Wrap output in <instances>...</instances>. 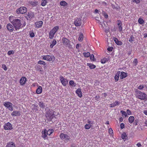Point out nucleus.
<instances>
[{
	"label": "nucleus",
	"mask_w": 147,
	"mask_h": 147,
	"mask_svg": "<svg viewBox=\"0 0 147 147\" xmlns=\"http://www.w3.org/2000/svg\"><path fill=\"white\" fill-rule=\"evenodd\" d=\"M39 67H40V66L39 65V66H37V70H38L39 71H41V69H40V68H38Z\"/></svg>",
	"instance_id": "59"
},
{
	"label": "nucleus",
	"mask_w": 147,
	"mask_h": 147,
	"mask_svg": "<svg viewBox=\"0 0 147 147\" xmlns=\"http://www.w3.org/2000/svg\"><path fill=\"white\" fill-rule=\"evenodd\" d=\"M90 59L92 61H94V55L93 54L90 55Z\"/></svg>",
	"instance_id": "50"
},
{
	"label": "nucleus",
	"mask_w": 147,
	"mask_h": 147,
	"mask_svg": "<svg viewBox=\"0 0 147 147\" xmlns=\"http://www.w3.org/2000/svg\"><path fill=\"white\" fill-rule=\"evenodd\" d=\"M100 97L98 96H96L94 98L95 100H98V99Z\"/></svg>",
	"instance_id": "58"
},
{
	"label": "nucleus",
	"mask_w": 147,
	"mask_h": 147,
	"mask_svg": "<svg viewBox=\"0 0 147 147\" xmlns=\"http://www.w3.org/2000/svg\"><path fill=\"white\" fill-rule=\"evenodd\" d=\"M113 49V48L112 47H109L107 48V50L109 51H112Z\"/></svg>",
	"instance_id": "55"
},
{
	"label": "nucleus",
	"mask_w": 147,
	"mask_h": 147,
	"mask_svg": "<svg viewBox=\"0 0 147 147\" xmlns=\"http://www.w3.org/2000/svg\"><path fill=\"white\" fill-rule=\"evenodd\" d=\"M42 91V88L41 86H39L36 90V93L38 94H41Z\"/></svg>",
	"instance_id": "22"
},
{
	"label": "nucleus",
	"mask_w": 147,
	"mask_h": 147,
	"mask_svg": "<svg viewBox=\"0 0 147 147\" xmlns=\"http://www.w3.org/2000/svg\"><path fill=\"white\" fill-rule=\"evenodd\" d=\"M9 20L13 24L15 29L17 30L24 27L26 25V22H22L19 19H16L13 16L9 17Z\"/></svg>",
	"instance_id": "1"
},
{
	"label": "nucleus",
	"mask_w": 147,
	"mask_h": 147,
	"mask_svg": "<svg viewBox=\"0 0 147 147\" xmlns=\"http://www.w3.org/2000/svg\"><path fill=\"white\" fill-rule=\"evenodd\" d=\"M20 111H14L11 113V115L12 116H20Z\"/></svg>",
	"instance_id": "14"
},
{
	"label": "nucleus",
	"mask_w": 147,
	"mask_h": 147,
	"mask_svg": "<svg viewBox=\"0 0 147 147\" xmlns=\"http://www.w3.org/2000/svg\"><path fill=\"white\" fill-rule=\"evenodd\" d=\"M27 11V9L24 7H21L20 8L17 9L16 11L17 13L22 14L25 13Z\"/></svg>",
	"instance_id": "4"
},
{
	"label": "nucleus",
	"mask_w": 147,
	"mask_h": 147,
	"mask_svg": "<svg viewBox=\"0 0 147 147\" xmlns=\"http://www.w3.org/2000/svg\"><path fill=\"white\" fill-rule=\"evenodd\" d=\"M137 146L138 147H140L141 146V144L140 143H138L137 144Z\"/></svg>",
	"instance_id": "60"
},
{
	"label": "nucleus",
	"mask_w": 147,
	"mask_h": 147,
	"mask_svg": "<svg viewBox=\"0 0 147 147\" xmlns=\"http://www.w3.org/2000/svg\"><path fill=\"white\" fill-rule=\"evenodd\" d=\"M113 40L115 43L117 45L121 46L123 44L122 42L121 41L118 40V39L115 37H113Z\"/></svg>",
	"instance_id": "16"
},
{
	"label": "nucleus",
	"mask_w": 147,
	"mask_h": 147,
	"mask_svg": "<svg viewBox=\"0 0 147 147\" xmlns=\"http://www.w3.org/2000/svg\"><path fill=\"white\" fill-rule=\"evenodd\" d=\"M47 3L46 0H42L41 5L43 6H45Z\"/></svg>",
	"instance_id": "36"
},
{
	"label": "nucleus",
	"mask_w": 147,
	"mask_h": 147,
	"mask_svg": "<svg viewBox=\"0 0 147 147\" xmlns=\"http://www.w3.org/2000/svg\"><path fill=\"white\" fill-rule=\"evenodd\" d=\"M13 26L10 23L8 24L7 26V29L10 32H12L13 30Z\"/></svg>",
	"instance_id": "15"
},
{
	"label": "nucleus",
	"mask_w": 147,
	"mask_h": 147,
	"mask_svg": "<svg viewBox=\"0 0 147 147\" xmlns=\"http://www.w3.org/2000/svg\"><path fill=\"white\" fill-rule=\"evenodd\" d=\"M144 113L145 114L147 115V110H144Z\"/></svg>",
	"instance_id": "64"
},
{
	"label": "nucleus",
	"mask_w": 147,
	"mask_h": 147,
	"mask_svg": "<svg viewBox=\"0 0 147 147\" xmlns=\"http://www.w3.org/2000/svg\"><path fill=\"white\" fill-rule=\"evenodd\" d=\"M127 137L126 134L125 133H123L121 135V138L123 139L125 138V137Z\"/></svg>",
	"instance_id": "44"
},
{
	"label": "nucleus",
	"mask_w": 147,
	"mask_h": 147,
	"mask_svg": "<svg viewBox=\"0 0 147 147\" xmlns=\"http://www.w3.org/2000/svg\"><path fill=\"white\" fill-rule=\"evenodd\" d=\"M59 27L58 26H56L53 28L51 30L49 33V37L50 39H52L55 33L59 29Z\"/></svg>",
	"instance_id": "3"
},
{
	"label": "nucleus",
	"mask_w": 147,
	"mask_h": 147,
	"mask_svg": "<svg viewBox=\"0 0 147 147\" xmlns=\"http://www.w3.org/2000/svg\"><path fill=\"white\" fill-rule=\"evenodd\" d=\"M134 2L136 3L137 4L139 3L140 2V0H133Z\"/></svg>",
	"instance_id": "53"
},
{
	"label": "nucleus",
	"mask_w": 147,
	"mask_h": 147,
	"mask_svg": "<svg viewBox=\"0 0 147 147\" xmlns=\"http://www.w3.org/2000/svg\"><path fill=\"white\" fill-rule=\"evenodd\" d=\"M91 125L90 124H86L85 126V128L86 129H89L91 127Z\"/></svg>",
	"instance_id": "42"
},
{
	"label": "nucleus",
	"mask_w": 147,
	"mask_h": 147,
	"mask_svg": "<svg viewBox=\"0 0 147 147\" xmlns=\"http://www.w3.org/2000/svg\"><path fill=\"white\" fill-rule=\"evenodd\" d=\"M124 127V124L123 123H121L120 124V127L121 129H123Z\"/></svg>",
	"instance_id": "56"
},
{
	"label": "nucleus",
	"mask_w": 147,
	"mask_h": 147,
	"mask_svg": "<svg viewBox=\"0 0 147 147\" xmlns=\"http://www.w3.org/2000/svg\"><path fill=\"white\" fill-rule=\"evenodd\" d=\"M2 67L5 71H6L7 70V68L5 64L2 65Z\"/></svg>",
	"instance_id": "46"
},
{
	"label": "nucleus",
	"mask_w": 147,
	"mask_h": 147,
	"mask_svg": "<svg viewBox=\"0 0 147 147\" xmlns=\"http://www.w3.org/2000/svg\"><path fill=\"white\" fill-rule=\"evenodd\" d=\"M75 84L74 83V81L73 80H70L69 82V84L72 86H73L74 85V86H75V85H74V84Z\"/></svg>",
	"instance_id": "45"
},
{
	"label": "nucleus",
	"mask_w": 147,
	"mask_h": 147,
	"mask_svg": "<svg viewBox=\"0 0 147 147\" xmlns=\"http://www.w3.org/2000/svg\"><path fill=\"white\" fill-rule=\"evenodd\" d=\"M76 93L79 97L81 98L82 97V95L80 89L78 88L77 89L76 91Z\"/></svg>",
	"instance_id": "20"
},
{
	"label": "nucleus",
	"mask_w": 147,
	"mask_h": 147,
	"mask_svg": "<svg viewBox=\"0 0 147 147\" xmlns=\"http://www.w3.org/2000/svg\"><path fill=\"white\" fill-rule=\"evenodd\" d=\"M104 16L106 18H108V15L107 14H105L104 15Z\"/></svg>",
	"instance_id": "61"
},
{
	"label": "nucleus",
	"mask_w": 147,
	"mask_h": 147,
	"mask_svg": "<svg viewBox=\"0 0 147 147\" xmlns=\"http://www.w3.org/2000/svg\"><path fill=\"white\" fill-rule=\"evenodd\" d=\"M120 112L123 115H124L125 117L127 116V114L126 112L122 110H121Z\"/></svg>",
	"instance_id": "41"
},
{
	"label": "nucleus",
	"mask_w": 147,
	"mask_h": 147,
	"mask_svg": "<svg viewBox=\"0 0 147 147\" xmlns=\"http://www.w3.org/2000/svg\"><path fill=\"white\" fill-rule=\"evenodd\" d=\"M119 121L121 122H122L123 121V118L122 117L120 118L119 119Z\"/></svg>",
	"instance_id": "63"
},
{
	"label": "nucleus",
	"mask_w": 147,
	"mask_h": 147,
	"mask_svg": "<svg viewBox=\"0 0 147 147\" xmlns=\"http://www.w3.org/2000/svg\"><path fill=\"white\" fill-rule=\"evenodd\" d=\"M43 22L42 21H39L35 23L36 27L37 28H39L42 27Z\"/></svg>",
	"instance_id": "17"
},
{
	"label": "nucleus",
	"mask_w": 147,
	"mask_h": 147,
	"mask_svg": "<svg viewBox=\"0 0 147 147\" xmlns=\"http://www.w3.org/2000/svg\"><path fill=\"white\" fill-rule=\"evenodd\" d=\"M57 43V41L55 39H54L53 40L52 43L51 44L50 47L51 48H52L53 47V46H54Z\"/></svg>",
	"instance_id": "27"
},
{
	"label": "nucleus",
	"mask_w": 147,
	"mask_h": 147,
	"mask_svg": "<svg viewBox=\"0 0 147 147\" xmlns=\"http://www.w3.org/2000/svg\"><path fill=\"white\" fill-rule=\"evenodd\" d=\"M38 105L41 108H44L45 107L44 104L43 102H40Z\"/></svg>",
	"instance_id": "39"
},
{
	"label": "nucleus",
	"mask_w": 147,
	"mask_h": 147,
	"mask_svg": "<svg viewBox=\"0 0 147 147\" xmlns=\"http://www.w3.org/2000/svg\"><path fill=\"white\" fill-rule=\"evenodd\" d=\"M87 65L91 69H94L96 67L95 65L91 63H87Z\"/></svg>",
	"instance_id": "30"
},
{
	"label": "nucleus",
	"mask_w": 147,
	"mask_h": 147,
	"mask_svg": "<svg viewBox=\"0 0 147 147\" xmlns=\"http://www.w3.org/2000/svg\"><path fill=\"white\" fill-rule=\"evenodd\" d=\"M120 73V71H118L115 74V81H117L118 80L119 78V77Z\"/></svg>",
	"instance_id": "23"
},
{
	"label": "nucleus",
	"mask_w": 147,
	"mask_h": 147,
	"mask_svg": "<svg viewBox=\"0 0 147 147\" xmlns=\"http://www.w3.org/2000/svg\"><path fill=\"white\" fill-rule=\"evenodd\" d=\"M27 16L26 17V18L27 20H30V19L32 18L34 16V13L32 12H29L27 14Z\"/></svg>",
	"instance_id": "18"
},
{
	"label": "nucleus",
	"mask_w": 147,
	"mask_h": 147,
	"mask_svg": "<svg viewBox=\"0 0 147 147\" xmlns=\"http://www.w3.org/2000/svg\"><path fill=\"white\" fill-rule=\"evenodd\" d=\"M4 128L5 130H10L12 129L13 127L11 123L8 122L5 124Z\"/></svg>",
	"instance_id": "8"
},
{
	"label": "nucleus",
	"mask_w": 147,
	"mask_h": 147,
	"mask_svg": "<svg viewBox=\"0 0 147 147\" xmlns=\"http://www.w3.org/2000/svg\"><path fill=\"white\" fill-rule=\"evenodd\" d=\"M60 138L62 140L65 139L68 141L70 139V137L67 135L63 133L60 134Z\"/></svg>",
	"instance_id": "10"
},
{
	"label": "nucleus",
	"mask_w": 147,
	"mask_h": 147,
	"mask_svg": "<svg viewBox=\"0 0 147 147\" xmlns=\"http://www.w3.org/2000/svg\"><path fill=\"white\" fill-rule=\"evenodd\" d=\"M82 21L80 18H75L74 21V24L76 26H81Z\"/></svg>",
	"instance_id": "9"
},
{
	"label": "nucleus",
	"mask_w": 147,
	"mask_h": 147,
	"mask_svg": "<svg viewBox=\"0 0 147 147\" xmlns=\"http://www.w3.org/2000/svg\"><path fill=\"white\" fill-rule=\"evenodd\" d=\"M30 4L33 7L36 6L38 4V3L37 1H31Z\"/></svg>",
	"instance_id": "35"
},
{
	"label": "nucleus",
	"mask_w": 147,
	"mask_h": 147,
	"mask_svg": "<svg viewBox=\"0 0 147 147\" xmlns=\"http://www.w3.org/2000/svg\"><path fill=\"white\" fill-rule=\"evenodd\" d=\"M30 36L31 37H33L34 36V34L33 32H30Z\"/></svg>",
	"instance_id": "48"
},
{
	"label": "nucleus",
	"mask_w": 147,
	"mask_h": 147,
	"mask_svg": "<svg viewBox=\"0 0 147 147\" xmlns=\"http://www.w3.org/2000/svg\"><path fill=\"white\" fill-rule=\"evenodd\" d=\"M134 38L133 36L131 35L129 40V42H132L133 41H134Z\"/></svg>",
	"instance_id": "38"
},
{
	"label": "nucleus",
	"mask_w": 147,
	"mask_h": 147,
	"mask_svg": "<svg viewBox=\"0 0 147 147\" xmlns=\"http://www.w3.org/2000/svg\"><path fill=\"white\" fill-rule=\"evenodd\" d=\"M119 102L118 101H116L115 102L110 104V107H113L115 106L119 105Z\"/></svg>",
	"instance_id": "24"
},
{
	"label": "nucleus",
	"mask_w": 147,
	"mask_h": 147,
	"mask_svg": "<svg viewBox=\"0 0 147 147\" xmlns=\"http://www.w3.org/2000/svg\"><path fill=\"white\" fill-rule=\"evenodd\" d=\"M108 61V59L104 58L101 60V62L102 63L104 64Z\"/></svg>",
	"instance_id": "31"
},
{
	"label": "nucleus",
	"mask_w": 147,
	"mask_h": 147,
	"mask_svg": "<svg viewBox=\"0 0 147 147\" xmlns=\"http://www.w3.org/2000/svg\"><path fill=\"white\" fill-rule=\"evenodd\" d=\"M127 112L128 115H131V113L130 110L129 109H127Z\"/></svg>",
	"instance_id": "54"
},
{
	"label": "nucleus",
	"mask_w": 147,
	"mask_h": 147,
	"mask_svg": "<svg viewBox=\"0 0 147 147\" xmlns=\"http://www.w3.org/2000/svg\"><path fill=\"white\" fill-rule=\"evenodd\" d=\"M134 118L133 116H131L129 118V121L130 124L134 122Z\"/></svg>",
	"instance_id": "26"
},
{
	"label": "nucleus",
	"mask_w": 147,
	"mask_h": 147,
	"mask_svg": "<svg viewBox=\"0 0 147 147\" xmlns=\"http://www.w3.org/2000/svg\"><path fill=\"white\" fill-rule=\"evenodd\" d=\"M5 147H16V146L13 142H10L7 143Z\"/></svg>",
	"instance_id": "21"
},
{
	"label": "nucleus",
	"mask_w": 147,
	"mask_h": 147,
	"mask_svg": "<svg viewBox=\"0 0 147 147\" xmlns=\"http://www.w3.org/2000/svg\"><path fill=\"white\" fill-rule=\"evenodd\" d=\"M122 24H120V25H118L119 29V31H121L122 30V27L121 26Z\"/></svg>",
	"instance_id": "49"
},
{
	"label": "nucleus",
	"mask_w": 147,
	"mask_h": 147,
	"mask_svg": "<svg viewBox=\"0 0 147 147\" xmlns=\"http://www.w3.org/2000/svg\"><path fill=\"white\" fill-rule=\"evenodd\" d=\"M144 85L143 84H142L139 86L138 87V89L142 90L144 88Z\"/></svg>",
	"instance_id": "43"
},
{
	"label": "nucleus",
	"mask_w": 147,
	"mask_h": 147,
	"mask_svg": "<svg viewBox=\"0 0 147 147\" xmlns=\"http://www.w3.org/2000/svg\"><path fill=\"white\" fill-rule=\"evenodd\" d=\"M47 116L51 119H53L55 117L53 111H50L49 113L47 114Z\"/></svg>",
	"instance_id": "13"
},
{
	"label": "nucleus",
	"mask_w": 147,
	"mask_h": 147,
	"mask_svg": "<svg viewBox=\"0 0 147 147\" xmlns=\"http://www.w3.org/2000/svg\"><path fill=\"white\" fill-rule=\"evenodd\" d=\"M14 52L13 50L9 51L7 52V54L8 55H10L11 54L13 55L14 54Z\"/></svg>",
	"instance_id": "40"
},
{
	"label": "nucleus",
	"mask_w": 147,
	"mask_h": 147,
	"mask_svg": "<svg viewBox=\"0 0 147 147\" xmlns=\"http://www.w3.org/2000/svg\"><path fill=\"white\" fill-rule=\"evenodd\" d=\"M42 136L43 138L45 139L47 137V130L46 129H45L44 130L42 131Z\"/></svg>",
	"instance_id": "25"
},
{
	"label": "nucleus",
	"mask_w": 147,
	"mask_h": 147,
	"mask_svg": "<svg viewBox=\"0 0 147 147\" xmlns=\"http://www.w3.org/2000/svg\"><path fill=\"white\" fill-rule=\"evenodd\" d=\"M53 132V129H49L48 130H47V135H50Z\"/></svg>",
	"instance_id": "29"
},
{
	"label": "nucleus",
	"mask_w": 147,
	"mask_h": 147,
	"mask_svg": "<svg viewBox=\"0 0 147 147\" xmlns=\"http://www.w3.org/2000/svg\"><path fill=\"white\" fill-rule=\"evenodd\" d=\"M26 81V78L24 77H23L21 78L20 81V83L21 85H23L25 84Z\"/></svg>",
	"instance_id": "12"
},
{
	"label": "nucleus",
	"mask_w": 147,
	"mask_h": 147,
	"mask_svg": "<svg viewBox=\"0 0 147 147\" xmlns=\"http://www.w3.org/2000/svg\"><path fill=\"white\" fill-rule=\"evenodd\" d=\"M60 81L64 86H65L68 83V80L67 79H65L63 77L61 76L59 78Z\"/></svg>",
	"instance_id": "7"
},
{
	"label": "nucleus",
	"mask_w": 147,
	"mask_h": 147,
	"mask_svg": "<svg viewBox=\"0 0 147 147\" xmlns=\"http://www.w3.org/2000/svg\"><path fill=\"white\" fill-rule=\"evenodd\" d=\"M38 63L40 65H44V68H45L46 67V66H44L46 65V63L44 61L42 60H39L38 61Z\"/></svg>",
	"instance_id": "28"
},
{
	"label": "nucleus",
	"mask_w": 147,
	"mask_h": 147,
	"mask_svg": "<svg viewBox=\"0 0 147 147\" xmlns=\"http://www.w3.org/2000/svg\"><path fill=\"white\" fill-rule=\"evenodd\" d=\"M83 39V34L81 33L79 37L78 40L80 42L82 41Z\"/></svg>",
	"instance_id": "32"
},
{
	"label": "nucleus",
	"mask_w": 147,
	"mask_h": 147,
	"mask_svg": "<svg viewBox=\"0 0 147 147\" xmlns=\"http://www.w3.org/2000/svg\"><path fill=\"white\" fill-rule=\"evenodd\" d=\"M42 59L48 61H53L55 60V58L54 56L52 55H47L44 56L43 57Z\"/></svg>",
	"instance_id": "6"
},
{
	"label": "nucleus",
	"mask_w": 147,
	"mask_h": 147,
	"mask_svg": "<svg viewBox=\"0 0 147 147\" xmlns=\"http://www.w3.org/2000/svg\"><path fill=\"white\" fill-rule=\"evenodd\" d=\"M133 62H134V63H135V65H137L138 63L137 59H135L134 60Z\"/></svg>",
	"instance_id": "51"
},
{
	"label": "nucleus",
	"mask_w": 147,
	"mask_h": 147,
	"mask_svg": "<svg viewBox=\"0 0 147 147\" xmlns=\"http://www.w3.org/2000/svg\"><path fill=\"white\" fill-rule=\"evenodd\" d=\"M3 105L5 107H7V108H8L10 111H13V104L11 102H9L6 101L4 102Z\"/></svg>",
	"instance_id": "5"
},
{
	"label": "nucleus",
	"mask_w": 147,
	"mask_h": 147,
	"mask_svg": "<svg viewBox=\"0 0 147 147\" xmlns=\"http://www.w3.org/2000/svg\"><path fill=\"white\" fill-rule=\"evenodd\" d=\"M62 41L64 45L66 46H67L69 45L70 41L69 39L63 37L62 39Z\"/></svg>",
	"instance_id": "11"
},
{
	"label": "nucleus",
	"mask_w": 147,
	"mask_h": 147,
	"mask_svg": "<svg viewBox=\"0 0 147 147\" xmlns=\"http://www.w3.org/2000/svg\"><path fill=\"white\" fill-rule=\"evenodd\" d=\"M120 76L121 79H123V78H126L127 76V74L126 73L123 71H122L121 72Z\"/></svg>",
	"instance_id": "19"
},
{
	"label": "nucleus",
	"mask_w": 147,
	"mask_h": 147,
	"mask_svg": "<svg viewBox=\"0 0 147 147\" xmlns=\"http://www.w3.org/2000/svg\"><path fill=\"white\" fill-rule=\"evenodd\" d=\"M60 4L61 5L64 6H66L67 4L65 1H61L60 3Z\"/></svg>",
	"instance_id": "33"
},
{
	"label": "nucleus",
	"mask_w": 147,
	"mask_h": 147,
	"mask_svg": "<svg viewBox=\"0 0 147 147\" xmlns=\"http://www.w3.org/2000/svg\"><path fill=\"white\" fill-rule=\"evenodd\" d=\"M109 132L110 134H111V135H112V134H113V131L111 128H110L109 129Z\"/></svg>",
	"instance_id": "52"
},
{
	"label": "nucleus",
	"mask_w": 147,
	"mask_h": 147,
	"mask_svg": "<svg viewBox=\"0 0 147 147\" xmlns=\"http://www.w3.org/2000/svg\"><path fill=\"white\" fill-rule=\"evenodd\" d=\"M118 25H120V24H122L121 21L120 20H118L117 21Z\"/></svg>",
	"instance_id": "57"
},
{
	"label": "nucleus",
	"mask_w": 147,
	"mask_h": 147,
	"mask_svg": "<svg viewBox=\"0 0 147 147\" xmlns=\"http://www.w3.org/2000/svg\"><path fill=\"white\" fill-rule=\"evenodd\" d=\"M139 122V121L138 119H136L134 120V124L135 126L137 125H138V123Z\"/></svg>",
	"instance_id": "47"
},
{
	"label": "nucleus",
	"mask_w": 147,
	"mask_h": 147,
	"mask_svg": "<svg viewBox=\"0 0 147 147\" xmlns=\"http://www.w3.org/2000/svg\"><path fill=\"white\" fill-rule=\"evenodd\" d=\"M88 123H89V124H90V125L92 124V122L89 120H88Z\"/></svg>",
	"instance_id": "62"
},
{
	"label": "nucleus",
	"mask_w": 147,
	"mask_h": 147,
	"mask_svg": "<svg viewBox=\"0 0 147 147\" xmlns=\"http://www.w3.org/2000/svg\"><path fill=\"white\" fill-rule=\"evenodd\" d=\"M83 55L85 57H88L90 56V54L89 52L84 53H83Z\"/></svg>",
	"instance_id": "37"
},
{
	"label": "nucleus",
	"mask_w": 147,
	"mask_h": 147,
	"mask_svg": "<svg viewBox=\"0 0 147 147\" xmlns=\"http://www.w3.org/2000/svg\"><path fill=\"white\" fill-rule=\"evenodd\" d=\"M138 22L139 23L141 24H143L144 22L143 20L142 19L140 18L138 19Z\"/></svg>",
	"instance_id": "34"
},
{
	"label": "nucleus",
	"mask_w": 147,
	"mask_h": 147,
	"mask_svg": "<svg viewBox=\"0 0 147 147\" xmlns=\"http://www.w3.org/2000/svg\"><path fill=\"white\" fill-rule=\"evenodd\" d=\"M135 95L137 98L141 100H147L146 94L137 89H135Z\"/></svg>",
	"instance_id": "2"
}]
</instances>
